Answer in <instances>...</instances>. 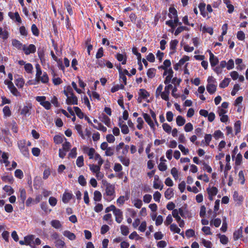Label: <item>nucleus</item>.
I'll return each mask as SVG.
<instances>
[{
	"label": "nucleus",
	"instance_id": "46",
	"mask_svg": "<svg viewBox=\"0 0 248 248\" xmlns=\"http://www.w3.org/2000/svg\"><path fill=\"white\" fill-rule=\"evenodd\" d=\"M241 130V122L238 120L236 121L234 124V130L235 131V134L240 132Z\"/></svg>",
	"mask_w": 248,
	"mask_h": 248
},
{
	"label": "nucleus",
	"instance_id": "16",
	"mask_svg": "<svg viewBox=\"0 0 248 248\" xmlns=\"http://www.w3.org/2000/svg\"><path fill=\"white\" fill-rule=\"evenodd\" d=\"M168 75L166 77L165 80H164V83L166 85L169 84L173 77V71L171 68H170L168 70Z\"/></svg>",
	"mask_w": 248,
	"mask_h": 248
},
{
	"label": "nucleus",
	"instance_id": "4",
	"mask_svg": "<svg viewBox=\"0 0 248 248\" xmlns=\"http://www.w3.org/2000/svg\"><path fill=\"white\" fill-rule=\"evenodd\" d=\"M4 83L5 84L7 85L8 88L14 95L16 96L20 95V93L18 91L17 89L15 87L14 85L11 81L5 80L4 81Z\"/></svg>",
	"mask_w": 248,
	"mask_h": 248
},
{
	"label": "nucleus",
	"instance_id": "51",
	"mask_svg": "<svg viewBox=\"0 0 248 248\" xmlns=\"http://www.w3.org/2000/svg\"><path fill=\"white\" fill-rule=\"evenodd\" d=\"M3 112L5 116L9 117L11 115V111L10 108L7 106H6L3 108Z\"/></svg>",
	"mask_w": 248,
	"mask_h": 248
},
{
	"label": "nucleus",
	"instance_id": "44",
	"mask_svg": "<svg viewBox=\"0 0 248 248\" xmlns=\"http://www.w3.org/2000/svg\"><path fill=\"white\" fill-rule=\"evenodd\" d=\"M31 30L32 34L35 36H38L39 34V31L35 24H32L31 27Z\"/></svg>",
	"mask_w": 248,
	"mask_h": 248
},
{
	"label": "nucleus",
	"instance_id": "5",
	"mask_svg": "<svg viewBox=\"0 0 248 248\" xmlns=\"http://www.w3.org/2000/svg\"><path fill=\"white\" fill-rule=\"evenodd\" d=\"M36 46L33 44H30L28 46L24 45L22 50L26 55H28L31 53H34L36 51Z\"/></svg>",
	"mask_w": 248,
	"mask_h": 248
},
{
	"label": "nucleus",
	"instance_id": "21",
	"mask_svg": "<svg viewBox=\"0 0 248 248\" xmlns=\"http://www.w3.org/2000/svg\"><path fill=\"white\" fill-rule=\"evenodd\" d=\"M19 197L20 200L22 203H24L26 199V192L25 189L20 188L19 189Z\"/></svg>",
	"mask_w": 248,
	"mask_h": 248
},
{
	"label": "nucleus",
	"instance_id": "55",
	"mask_svg": "<svg viewBox=\"0 0 248 248\" xmlns=\"http://www.w3.org/2000/svg\"><path fill=\"white\" fill-rule=\"evenodd\" d=\"M88 155L89 156L90 159H93L94 158L95 155V151L93 148H91L89 149L88 152L87 153Z\"/></svg>",
	"mask_w": 248,
	"mask_h": 248
},
{
	"label": "nucleus",
	"instance_id": "26",
	"mask_svg": "<svg viewBox=\"0 0 248 248\" xmlns=\"http://www.w3.org/2000/svg\"><path fill=\"white\" fill-rule=\"evenodd\" d=\"M120 161L121 162V163L125 166H128L129 165L130 160L128 158L123 156H119L118 157Z\"/></svg>",
	"mask_w": 248,
	"mask_h": 248
},
{
	"label": "nucleus",
	"instance_id": "1",
	"mask_svg": "<svg viewBox=\"0 0 248 248\" xmlns=\"http://www.w3.org/2000/svg\"><path fill=\"white\" fill-rule=\"evenodd\" d=\"M99 158V161L98 162V165H94V164H90L89 165L90 169L91 170L96 173V177L97 178L99 177V171L100 170L101 166L103 163V160L101 158V156L98 154H95L94 159Z\"/></svg>",
	"mask_w": 248,
	"mask_h": 248
},
{
	"label": "nucleus",
	"instance_id": "2",
	"mask_svg": "<svg viewBox=\"0 0 248 248\" xmlns=\"http://www.w3.org/2000/svg\"><path fill=\"white\" fill-rule=\"evenodd\" d=\"M115 193L114 186L111 185H108L105 189V193L104 194V199L110 202L114 199Z\"/></svg>",
	"mask_w": 248,
	"mask_h": 248
},
{
	"label": "nucleus",
	"instance_id": "41",
	"mask_svg": "<svg viewBox=\"0 0 248 248\" xmlns=\"http://www.w3.org/2000/svg\"><path fill=\"white\" fill-rule=\"evenodd\" d=\"M156 70L155 68H150L147 72V76L149 78H153L155 76Z\"/></svg>",
	"mask_w": 248,
	"mask_h": 248
},
{
	"label": "nucleus",
	"instance_id": "52",
	"mask_svg": "<svg viewBox=\"0 0 248 248\" xmlns=\"http://www.w3.org/2000/svg\"><path fill=\"white\" fill-rule=\"evenodd\" d=\"M162 127L163 130L168 134L170 133L171 130V126L167 123H164L162 124Z\"/></svg>",
	"mask_w": 248,
	"mask_h": 248
},
{
	"label": "nucleus",
	"instance_id": "43",
	"mask_svg": "<svg viewBox=\"0 0 248 248\" xmlns=\"http://www.w3.org/2000/svg\"><path fill=\"white\" fill-rule=\"evenodd\" d=\"M178 44V41L177 40H171L170 42V49L175 51L176 48V46Z\"/></svg>",
	"mask_w": 248,
	"mask_h": 248
},
{
	"label": "nucleus",
	"instance_id": "31",
	"mask_svg": "<svg viewBox=\"0 0 248 248\" xmlns=\"http://www.w3.org/2000/svg\"><path fill=\"white\" fill-rule=\"evenodd\" d=\"M92 126L100 131H101L103 132H105L107 131V128L104 126L103 125H102L101 123H98V126L95 125L93 124H92Z\"/></svg>",
	"mask_w": 248,
	"mask_h": 248
},
{
	"label": "nucleus",
	"instance_id": "30",
	"mask_svg": "<svg viewBox=\"0 0 248 248\" xmlns=\"http://www.w3.org/2000/svg\"><path fill=\"white\" fill-rule=\"evenodd\" d=\"M169 16L171 19L173 18V17L177 16V11L174 7H170L169 8Z\"/></svg>",
	"mask_w": 248,
	"mask_h": 248
},
{
	"label": "nucleus",
	"instance_id": "62",
	"mask_svg": "<svg viewBox=\"0 0 248 248\" xmlns=\"http://www.w3.org/2000/svg\"><path fill=\"white\" fill-rule=\"evenodd\" d=\"M226 67L228 70H231L234 67V62L232 59H230L226 63Z\"/></svg>",
	"mask_w": 248,
	"mask_h": 248
},
{
	"label": "nucleus",
	"instance_id": "53",
	"mask_svg": "<svg viewBox=\"0 0 248 248\" xmlns=\"http://www.w3.org/2000/svg\"><path fill=\"white\" fill-rule=\"evenodd\" d=\"M64 5L66 7L67 11L68 13V14L70 16L73 15V9H72V8L70 4L68 2H65Z\"/></svg>",
	"mask_w": 248,
	"mask_h": 248
},
{
	"label": "nucleus",
	"instance_id": "27",
	"mask_svg": "<svg viewBox=\"0 0 248 248\" xmlns=\"http://www.w3.org/2000/svg\"><path fill=\"white\" fill-rule=\"evenodd\" d=\"M55 246L57 248H63L65 246V242L62 239H59L55 241Z\"/></svg>",
	"mask_w": 248,
	"mask_h": 248
},
{
	"label": "nucleus",
	"instance_id": "39",
	"mask_svg": "<svg viewBox=\"0 0 248 248\" xmlns=\"http://www.w3.org/2000/svg\"><path fill=\"white\" fill-rule=\"evenodd\" d=\"M2 158L3 159V162L5 164V166L7 167L10 162L8 161V154L6 153L3 152L2 154Z\"/></svg>",
	"mask_w": 248,
	"mask_h": 248
},
{
	"label": "nucleus",
	"instance_id": "19",
	"mask_svg": "<svg viewBox=\"0 0 248 248\" xmlns=\"http://www.w3.org/2000/svg\"><path fill=\"white\" fill-rule=\"evenodd\" d=\"M63 234L64 236L67 237L70 240H74L76 239V238L75 234L69 231H64L63 232Z\"/></svg>",
	"mask_w": 248,
	"mask_h": 248
},
{
	"label": "nucleus",
	"instance_id": "57",
	"mask_svg": "<svg viewBox=\"0 0 248 248\" xmlns=\"http://www.w3.org/2000/svg\"><path fill=\"white\" fill-rule=\"evenodd\" d=\"M71 147L70 143L68 141H66L64 143L62 144V149L65 150L66 152H68Z\"/></svg>",
	"mask_w": 248,
	"mask_h": 248
},
{
	"label": "nucleus",
	"instance_id": "54",
	"mask_svg": "<svg viewBox=\"0 0 248 248\" xmlns=\"http://www.w3.org/2000/svg\"><path fill=\"white\" fill-rule=\"evenodd\" d=\"M239 181L240 182L241 185H244L245 183V179L244 177V172L242 170H240L238 173Z\"/></svg>",
	"mask_w": 248,
	"mask_h": 248
},
{
	"label": "nucleus",
	"instance_id": "29",
	"mask_svg": "<svg viewBox=\"0 0 248 248\" xmlns=\"http://www.w3.org/2000/svg\"><path fill=\"white\" fill-rule=\"evenodd\" d=\"M102 199V194L101 192L98 190L94 192L93 200L95 202H100Z\"/></svg>",
	"mask_w": 248,
	"mask_h": 248
},
{
	"label": "nucleus",
	"instance_id": "8",
	"mask_svg": "<svg viewBox=\"0 0 248 248\" xmlns=\"http://www.w3.org/2000/svg\"><path fill=\"white\" fill-rule=\"evenodd\" d=\"M209 53V61L212 67H214L218 63V59L215 56L210 50H208Z\"/></svg>",
	"mask_w": 248,
	"mask_h": 248
},
{
	"label": "nucleus",
	"instance_id": "50",
	"mask_svg": "<svg viewBox=\"0 0 248 248\" xmlns=\"http://www.w3.org/2000/svg\"><path fill=\"white\" fill-rule=\"evenodd\" d=\"M227 230V223L226 222V217H223V223L222 225L220 228V230L223 232H226Z\"/></svg>",
	"mask_w": 248,
	"mask_h": 248
},
{
	"label": "nucleus",
	"instance_id": "14",
	"mask_svg": "<svg viewBox=\"0 0 248 248\" xmlns=\"http://www.w3.org/2000/svg\"><path fill=\"white\" fill-rule=\"evenodd\" d=\"M142 116L146 123L150 125L151 128H154V124L151 120L150 116L147 113H143Z\"/></svg>",
	"mask_w": 248,
	"mask_h": 248
},
{
	"label": "nucleus",
	"instance_id": "7",
	"mask_svg": "<svg viewBox=\"0 0 248 248\" xmlns=\"http://www.w3.org/2000/svg\"><path fill=\"white\" fill-rule=\"evenodd\" d=\"M35 237L34 235L30 234L25 236L24 239L25 240L27 245L30 246L31 248H35V247L33 245Z\"/></svg>",
	"mask_w": 248,
	"mask_h": 248
},
{
	"label": "nucleus",
	"instance_id": "34",
	"mask_svg": "<svg viewBox=\"0 0 248 248\" xmlns=\"http://www.w3.org/2000/svg\"><path fill=\"white\" fill-rule=\"evenodd\" d=\"M129 199L127 196H121L117 200V203L123 205L124 202Z\"/></svg>",
	"mask_w": 248,
	"mask_h": 248
},
{
	"label": "nucleus",
	"instance_id": "56",
	"mask_svg": "<svg viewBox=\"0 0 248 248\" xmlns=\"http://www.w3.org/2000/svg\"><path fill=\"white\" fill-rule=\"evenodd\" d=\"M212 140V135L209 134H206L204 136V141L205 142V145L208 146L209 145L210 141Z\"/></svg>",
	"mask_w": 248,
	"mask_h": 248
},
{
	"label": "nucleus",
	"instance_id": "36",
	"mask_svg": "<svg viewBox=\"0 0 248 248\" xmlns=\"http://www.w3.org/2000/svg\"><path fill=\"white\" fill-rule=\"evenodd\" d=\"M76 164L79 168L84 165V158L82 155L79 156L78 157L76 160Z\"/></svg>",
	"mask_w": 248,
	"mask_h": 248
},
{
	"label": "nucleus",
	"instance_id": "38",
	"mask_svg": "<svg viewBox=\"0 0 248 248\" xmlns=\"http://www.w3.org/2000/svg\"><path fill=\"white\" fill-rule=\"evenodd\" d=\"M170 230L171 232H175L177 233H180V232H181L180 229L175 224L173 223V224H170Z\"/></svg>",
	"mask_w": 248,
	"mask_h": 248
},
{
	"label": "nucleus",
	"instance_id": "60",
	"mask_svg": "<svg viewBox=\"0 0 248 248\" xmlns=\"http://www.w3.org/2000/svg\"><path fill=\"white\" fill-rule=\"evenodd\" d=\"M24 68L27 73H31L33 69V67L31 64L29 63L25 64Z\"/></svg>",
	"mask_w": 248,
	"mask_h": 248
},
{
	"label": "nucleus",
	"instance_id": "23",
	"mask_svg": "<svg viewBox=\"0 0 248 248\" xmlns=\"http://www.w3.org/2000/svg\"><path fill=\"white\" fill-rule=\"evenodd\" d=\"M242 227H241L240 229L235 231L233 234V237L234 240H238L240 237L242 236Z\"/></svg>",
	"mask_w": 248,
	"mask_h": 248
},
{
	"label": "nucleus",
	"instance_id": "32",
	"mask_svg": "<svg viewBox=\"0 0 248 248\" xmlns=\"http://www.w3.org/2000/svg\"><path fill=\"white\" fill-rule=\"evenodd\" d=\"M186 122L185 119L182 116H178L176 118V123L178 126L183 125Z\"/></svg>",
	"mask_w": 248,
	"mask_h": 248
},
{
	"label": "nucleus",
	"instance_id": "49",
	"mask_svg": "<svg viewBox=\"0 0 248 248\" xmlns=\"http://www.w3.org/2000/svg\"><path fill=\"white\" fill-rule=\"evenodd\" d=\"M188 29L187 27L185 26H180L177 28L174 32L175 35H178L180 33L182 32L185 30H188Z\"/></svg>",
	"mask_w": 248,
	"mask_h": 248
},
{
	"label": "nucleus",
	"instance_id": "12",
	"mask_svg": "<svg viewBox=\"0 0 248 248\" xmlns=\"http://www.w3.org/2000/svg\"><path fill=\"white\" fill-rule=\"evenodd\" d=\"M101 121L104 123L107 126L109 127L110 125V119L105 114H102L99 117Z\"/></svg>",
	"mask_w": 248,
	"mask_h": 248
},
{
	"label": "nucleus",
	"instance_id": "15",
	"mask_svg": "<svg viewBox=\"0 0 248 248\" xmlns=\"http://www.w3.org/2000/svg\"><path fill=\"white\" fill-rule=\"evenodd\" d=\"M31 109V106H25L21 109L20 113L21 115H23L25 116H29L31 114L30 111Z\"/></svg>",
	"mask_w": 248,
	"mask_h": 248
},
{
	"label": "nucleus",
	"instance_id": "33",
	"mask_svg": "<svg viewBox=\"0 0 248 248\" xmlns=\"http://www.w3.org/2000/svg\"><path fill=\"white\" fill-rule=\"evenodd\" d=\"M73 108L77 115L80 119H82L84 117V114L81 111V109L78 107H74Z\"/></svg>",
	"mask_w": 248,
	"mask_h": 248
},
{
	"label": "nucleus",
	"instance_id": "22",
	"mask_svg": "<svg viewBox=\"0 0 248 248\" xmlns=\"http://www.w3.org/2000/svg\"><path fill=\"white\" fill-rule=\"evenodd\" d=\"M139 96L142 99H146L149 96V93L144 89H140L139 93Z\"/></svg>",
	"mask_w": 248,
	"mask_h": 248
},
{
	"label": "nucleus",
	"instance_id": "11",
	"mask_svg": "<svg viewBox=\"0 0 248 248\" xmlns=\"http://www.w3.org/2000/svg\"><path fill=\"white\" fill-rule=\"evenodd\" d=\"M35 80L37 82L41 81L43 83L46 84L48 82L49 78L46 73L44 72L43 75H41L39 78H37Z\"/></svg>",
	"mask_w": 248,
	"mask_h": 248
},
{
	"label": "nucleus",
	"instance_id": "17",
	"mask_svg": "<svg viewBox=\"0 0 248 248\" xmlns=\"http://www.w3.org/2000/svg\"><path fill=\"white\" fill-rule=\"evenodd\" d=\"M8 16H10V17L11 18V19H14V17H15L16 18V21L19 23H21V19L19 16V14L18 13V12H16L14 14L12 13V12H9L8 13Z\"/></svg>",
	"mask_w": 248,
	"mask_h": 248
},
{
	"label": "nucleus",
	"instance_id": "45",
	"mask_svg": "<svg viewBox=\"0 0 248 248\" xmlns=\"http://www.w3.org/2000/svg\"><path fill=\"white\" fill-rule=\"evenodd\" d=\"M119 126L121 128L122 132L124 134H126L129 132V129L126 124H122L121 123L119 124Z\"/></svg>",
	"mask_w": 248,
	"mask_h": 248
},
{
	"label": "nucleus",
	"instance_id": "48",
	"mask_svg": "<svg viewBox=\"0 0 248 248\" xmlns=\"http://www.w3.org/2000/svg\"><path fill=\"white\" fill-rule=\"evenodd\" d=\"M3 189L9 195H11L14 192V189L10 186L6 185L4 186Z\"/></svg>",
	"mask_w": 248,
	"mask_h": 248
},
{
	"label": "nucleus",
	"instance_id": "25",
	"mask_svg": "<svg viewBox=\"0 0 248 248\" xmlns=\"http://www.w3.org/2000/svg\"><path fill=\"white\" fill-rule=\"evenodd\" d=\"M63 139L66 140L63 136L56 135L54 137V141L55 143L60 144L63 142Z\"/></svg>",
	"mask_w": 248,
	"mask_h": 248
},
{
	"label": "nucleus",
	"instance_id": "64",
	"mask_svg": "<svg viewBox=\"0 0 248 248\" xmlns=\"http://www.w3.org/2000/svg\"><path fill=\"white\" fill-rule=\"evenodd\" d=\"M133 202L134 206L138 208H140L142 205V202L141 200L138 199L135 200Z\"/></svg>",
	"mask_w": 248,
	"mask_h": 248
},
{
	"label": "nucleus",
	"instance_id": "63",
	"mask_svg": "<svg viewBox=\"0 0 248 248\" xmlns=\"http://www.w3.org/2000/svg\"><path fill=\"white\" fill-rule=\"evenodd\" d=\"M15 175L16 177L21 179L23 177V173L21 170H16L15 172Z\"/></svg>",
	"mask_w": 248,
	"mask_h": 248
},
{
	"label": "nucleus",
	"instance_id": "28",
	"mask_svg": "<svg viewBox=\"0 0 248 248\" xmlns=\"http://www.w3.org/2000/svg\"><path fill=\"white\" fill-rule=\"evenodd\" d=\"M230 82V79L229 78H225L219 84V87L224 88L227 87Z\"/></svg>",
	"mask_w": 248,
	"mask_h": 248
},
{
	"label": "nucleus",
	"instance_id": "10",
	"mask_svg": "<svg viewBox=\"0 0 248 248\" xmlns=\"http://www.w3.org/2000/svg\"><path fill=\"white\" fill-rule=\"evenodd\" d=\"M207 191L209 195V199L212 201L213 200L212 197L217 195L218 190L216 187L213 186L211 188H208Z\"/></svg>",
	"mask_w": 248,
	"mask_h": 248
},
{
	"label": "nucleus",
	"instance_id": "6",
	"mask_svg": "<svg viewBox=\"0 0 248 248\" xmlns=\"http://www.w3.org/2000/svg\"><path fill=\"white\" fill-rule=\"evenodd\" d=\"M67 105H78V99L77 97L73 93L72 95H69L66 100Z\"/></svg>",
	"mask_w": 248,
	"mask_h": 248
},
{
	"label": "nucleus",
	"instance_id": "18",
	"mask_svg": "<svg viewBox=\"0 0 248 248\" xmlns=\"http://www.w3.org/2000/svg\"><path fill=\"white\" fill-rule=\"evenodd\" d=\"M12 45L18 49L22 50L24 45L16 39H13L12 42Z\"/></svg>",
	"mask_w": 248,
	"mask_h": 248
},
{
	"label": "nucleus",
	"instance_id": "61",
	"mask_svg": "<svg viewBox=\"0 0 248 248\" xmlns=\"http://www.w3.org/2000/svg\"><path fill=\"white\" fill-rule=\"evenodd\" d=\"M114 147H109L106 150V152H105V155H107V156H111L113 155L114 154Z\"/></svg>",
	"mask_w": 248,
	"mask_h": 248
},
{
	"label": "nucleus",
	"instance_id": "40",
	"mask_svg": "<svg viewBox=\"0 0 248 248\" xmlns=\"http://www.w3.org/2000/svg\"><path fill=\"white\" fill-rule=\"evenodd\" d=\"M173 195V192L171 188H168L165 192V197L167 199H170Z\"/></svg>",
	"mask_w": 248,
	"mask_h": 248
},
{
	"label": "nucleus",
	"instance_id": "58",
	"mask_svg": "<svg viewBox=\"0 0 248 248\" xmlns=\"http://www.w3.org/2000/svg\"><path fill=\"white\" fill-rule=\"evenodd\" d=\"M78 183L82 186H84L86 185V181L84 177L82 175H79L78 178Z\"/></svg>",
	"mask_w": 248,
	"mask_h": 248
},
{
	"label": "nucleus",
	"instance_id": "35",
	"mask_svg": "<svg viewBox=\"0 0 248 248\" xmlns=\"http://www.w3.org/2000/svg\"><path fill=\"white\" fill-rule=\"evenodd\" d=\"M218 236L220 238V241L222 244H226L228 242V237L223 234H218Z\"/></svg>",
	"mask_w": 248,
	"mask_h": 248
},
{
	"label": "nucleus",
	"instance_id": "9",
	"mask_svg": "<svg viewBox=\"0 0 248 248\" xmlns=\"http://www.w3.org/2000/svg\"><path fill=\"white\" fill-rule=\"evenodd\" d=\"M114 215L115 216L116 221L118 223H121L123 219V212L120 209H117L114 211Z\"/></svg>",
	"mask_w": 248,
	"mask_h": 248
},
{
	"label": "nucleus",
	"instance_id": "42",
	"mask_svg": "<svg viewBox=\"0 0 248 248\" xmlns=\"http://www.w3.org/2000/svg\"><path fill=\"white\" fill-rule=\"evenodd\" d=\"M120 229L123 235L126 236L129 233V229L126 226L122 225L121 226Z\"/></svg>",
	"mask_w": 248,
	"mask_h": 248
},
{
	"label": "nucleus",
	"instance_id": "3",
	"mask_svg": "<svg viewBox=\"0 0 248 248\" xmlns=\"http://www.w3.org/2000/svg\"><path fill=\"white\" fill-rule=\"evenodd\" d=\"M17 145L21 154L26 157H29L30 153L28 147L27 146V141L25 140H19Z\"/></svg>",
	"mask_w": 248,
	"mask_h": 248
},
{
	"label": "nucleus",
	"instance_id": "20",
	"mask_svg": "<svg viewBox=\"0 0 248 248\" xmlns=\"http://www.w3.org/2000/svg\"><path fill=\"white\" fill-rule=\"evenodd\" d=\"M73 195L70 193H64L62 196V202L64 203H68L72 198Z\"/></svg>",
	"mask_w": 248,
	"mask_h": 248
},
{
	"label": "nucleus",
	"instance_id": "13",
	"mask_svg": "<svg viewBox=\"0 0 248 248\" xmlns=\"http://www.w3.org/2000/svg\"><path fill=\"white\" fill-rule=\"evenodd\" d=\"M217 84H207L206 90L211 94L214 93L217 90Z\"/></svg>",
	"mask_w": 248,
	"mask_h": 248
},
{
	"label": "nucleus",
	"instance_id": "24",
	"mask_svg": "<svg viewBox=\"0 0 248 248\" xmlns=\"http://www.w3.org/2000/svg\"><path fill=\"white\" fill-rule=\"evenodd\" d=\"M221 223V220L219 218H216L214 219H212L210 221V224L211 226H215L216 227H218Z\"/></svg>",
	"mask_w": 248,
	"mask_h": 248
},
{
	"label": "nucleus",
	"instance_id": "37",
	"mask_svg": "<svg viewBox=\"0 0 248 248\" xmlns=\"http://www.w3.org/2000/svg\"><path fill=\"white\" fill-rule=\"evenodd\" d=\"M51 225L56 229H59L61 227L62 224L58 220H53L51 221Z\"/></svg>",
	"mask_w": 248,
	"mask_h": 248
},
{
	"label": "nucleus",
	"instance_id": "47",
	"mask_svg": "<svg viewBox=\"0 0 248 248\" xmlns=\"http://www.w3.org/2000/svg\"><path fill=\"white\" fill-rule=\"evenodd\" d=\"M172 215L175 218L177 222L181 220L180 217L179 216V212L177 209H175L173 210L172 212Z\"/></svg>",
	"mask_w": 248,
	"mask_h": 248
},
{
	"label": "nucleus",
	"instance_id": "59",
	"mask_svg": "<svg viewBox=\"0 0 248 248\" xmlns=\"http://www.w3.org/2000/svg\"><path fill=\"white\" fill-rule=\"evenodd\" d=\"M77 155V148L74 147L71 150L70 152L69 153V154L68 155V156H69V157H70L72 158H74L76 157Z\"/></svg>",
	"mask_w": 248,
	"mask_h": 248
}]
</instances>
